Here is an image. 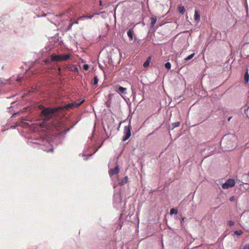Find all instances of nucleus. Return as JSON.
I'll return each mask as SVG.
<instances>
[{
  "instance_id": "obj_1",
  "label": "nucleus",
  "mask_w": 249,
  "mask_h": 249,
  "mask_svg": "<svg viewBox=\"0 0 249 249\" xmlns=\"http://www.w3.org/2000/svg\"><path fill=\"white\" fill-rule=\"evenodd\" d=\"M84 101L85 100L84 99L81 101L79 100L64 106L53 108L43 107L41 114L44 117V120L45 121H48L53 118V117H56L55 113L59 112L60 110H69L77 107L84 103Z\"/></svg>"
},
{
  "instance_id": "obj_2",
  "label": "nucleus",
  "mask_w": 249,
  "mask_h": 249,
  "mask_svg": "<svg viewBox=\"0 0 249 249\" xmlns=\"http://www.w3.org/2000/svg\"><path fill=\"white\" fill-rule=\"evenodd\" d=\"M70 54L64 55H56L53 54L51 55V60L52 61H62L68 60L70 57Z\"/></svg>"
},
{
  "instance_id": "obj_3",
  "label": "nucleus",
  "mask_w": 249,
  "mask_h": 249,
  "mask_svg": "<svg viewBox=\"0 0 249 249\" xmlns=\"http://www.w3.org/2000/svg\"><path fill=\"white\" fill-rule=\"evenodd\" d=\"M131 124H130V120L129 121L128 125L127 126H125L124 129V137L123 138V141H125L128 140L131 136Z\"/></svg>"
},
{
  "instance_id": "obj_4",
  "label": "nucleus",
  "mask_w": 249,
  "mask_h": 249,
  "mask_svg": "<svg viewBox=\"0 0 249 249\" xmlns=\"http://www.w3.org/2000/svg\"><path fill=\"white\" fill-rule=\"evenodd\" d=\"M235 185V181L232 179H228L225 183L223 184L222 188L224 189H228L230 187L234 186Z\"/></svg>"
},
{
  "instance_id": "obj_5",
  "label": "nucleus",
  "mask_w": 249,
  "mask_h": 249,
  "mask_svg": "<svg viewBox=\"0 0 249 249\" xmlns=\"http://www.w3.org/2000/svg\"><path fill=\"white\" fill-rule=\"evenodd\" d=\"M120 169L118 165H117L114 168L110 169L108 171V174L110 177L117 175L119 173Z\"/></svg>"
},
{
  "instance_id": "obj_6",
  "label": "nucleus",
  "mask_w": 249,
  "mask_h": 249,
  "mask_svg": "<svg viewBox=\"0 0 249 249\" xmlns=\"http://www.w3.org/2000/svg\"><path fill=\"white\" fill-rule=\"evenodd\" d=\"M194 19L195 21H196L197 22L200 21V15L199 12L196 10L195 12V15H194Z\"/></svg>"
},
{
  "instance_id": "obj_7",
  "label": "nucleus",
  "mask_w": 249,
  "mask_h": 249,
  "mask_svg": "<svg viewBox=\"0 0 249 249\" xmlns=\"http://www.w3.org/2000/svg\"><path fill=\"white\" fill-rule=\"evenodd\" d=\"M127 35L130 40H132L133 39V28L130 29L127 32Z\"/></svg>"
},
{
  "instance_id": "obj_8",
  "label": "nucleus",
  "mask_w": 249,
  "mask_h": 249,
  "mask_svg": "<svg viewBox=\"0 0 249 249\" xmlns=\"http://www.w3.org/2000/svg\"><path fill=\"white\" fill-rule=\"evenodd\" d=\"M179 125H180V122H177L175 123H172L170 125H169V129L173 130L175 128L179 126Z\"/></svg>"
},
{
  "instance_id": "obj_9",
  "label": "nucleus",
  "mask_w": 249,
  "mask_h": 249,
  "mask_svg": "<svg viewBox=\"0 0 249 249\" xmlns=\"http://www.w3.org/2000/svg\"><path fill=\"white\" fill-rule=\"evenodd\" d=\"M151 22L150 23V28H152L154 26V25L157 20V17L156 16L152 17L151 18Z\"/></svg>"
},
{
  "instance_id": "obj_10",
  "label": "nucleus",
  "mask_w": 249,
  "mask_h": 249,
  "mask_svg": "<svg viewBox=\"0 0 249 249\" xmlns=\"http://www.w3.org/2000/svg\"><path fill=\"white\" fill-rule=\"evenodd\" d=\"M126 89L125 88H124L121 86H119L118 88V89L117 90V91L118 92H121L122 93H124V94L126 93Z\"/></svg>"
},
{
  "instance_id": "obj_11",
  "label": "nucleus",
  "mask_w": 249,
  "mask_h": 249,
  "mask_svg": "<svg viewBox=\"0 0 249 249\" xmlns=\"http://www.w3.org/2000/svg\"><path fill=\"white\" fill-rule=\"evenodd\" d=\"M128 177L125 176L121 181L119 182V184L121 186L124 185L127 182Z\"/></svg>"
},
{
  "instance_id": "obj_12",
  "label": "nucleus",
  "mask_w": 249,
  "mask_h": 249,
  "mask_svg": "<svg viewBox=\"0 0 249 249\" xmlns=\"http://www.w3.org/2000/svg\"><path fill=\"white\" fill-rule=\"evenodd\" d=\"M178 12L181 14H183L185 11V8L183 6H179L178 7Z\"/></svg>"
},
{
  "instance_id": "obj_13",
  "label": "nucleus",
  "mask_w": 249,
  "mask_h": 249,
  "mask_svg": "<svg viewBox=\"0 0 249 249\" xmlns=\"http://www.w3.org/2000/svg\"><path fill=\"white\" fill-rule=\"evenodd\" d=\"M151 61V57H148L147 59L146 60V61L145 62H144V63H143V66L144 67V68H146L147 67L149 64H150V62Z\"/></svg>"
},
{
  "instance_id": "obj_14",
  "label": "nucleus",
  "mask_w": 249,
  "mask_h": 249,
  "mask_svg": "<svg viewBox=\"0 0 249 249\" xmlns=\"http://www.w3.org/2000/svg\"><path fill=\"white\" fill-rule=\"evenodd\" d=\"M244 80L246 83L249 82V74L248 73V71L245 72L244 75Z\"/></svg>"
},
{
  "instance_id": "obj_15",
  "label": "nucleus",
  "mask_w": 249,
  "mask_h": 249,
  "mask_svg": "<svg viewBox=\"0 0 249 249\" xmlns=\"http://www.w3.org/2000/svg\"><path fill=\"white\" fill-rule=\"evenodd\" d=\"M98 14H99V13H94L93 15H90V16H88V15L83 16L82 17H81L80 18H86L91 19L94 15H98Z\"/></svg>"
},
{
  "instance_id": "obj_16",
  "label": "nucleus",
  "mask_w": 249,
  "mask_h": 249,
  "mask_svg": "<svg viewBox=\"0 0 249 249\" xmlns=\"http://www.w3.org/2000/svg\"><path fill=\"white\" fill-rule=\"evenodd\" d=\"M98 78L97 77V76H95L93 78V79L92 80V84L93 85H96L97 84L98 82Z\"/></svg>"
},
{
  "instance_id": "obj_17",
  "label": "nucleus",
  "mask_w": 249,
  "mask_h": 249,
  "mask_svg": "<svg viewBox=\"0 0 249 249\" xmlns=\"http://www.w3.org/2000/svg\"><path fill=\"white\" fill-rule=\"evenodd\" d=\"M195 55V53H193L190 55H189V56H188L187 57H186L185 59H184V60L185 61H189L190 60V59H191Z\"/></svg>"
},
{
  "instance_id": "obj_18",
  "label": "nucleus",
  "mask_w": 249,
  "mask_h": 249,
  "mask_svg": "<svg viewBox=\"0 0 249 249\" xmlns=\"http://www.w3.org/2000/svg\"><path fill=\"white\" fill-rule=\"evenodd\" d=\"M170 213L171 215L173 214H177L178 213V210H177L175 208H172L170 210Z\"/></svg>"
},
{
  "instance_id": "obj_19",
  "label": "nucleus",
  "mask_w": 249,
  "mask_h": 249,
  "mask_svg": "<svg viewBox=\"0 0 249 249\" xmlns=\"http://www.w3.org/2000/svg\"><path fill=\"white\" fill-rule=\"evenodd\" d=\"M234 234L237 235H241L243 234V231L241 230H237L234 231Z\"/></svg>"
},
{
  "instance_id": "obj_20",
  "label": "nucleus",
  "mask_w": 249,
  "mask_h": 249,
  "mask_svg": "<svg viewBox=\"0 0 249 249\" xmlns=\"http://www.w3.org/2000/svg\"><path fill=\"white\" fill-rule=\"evenodd\" d=\"M164 66L167 69H170L171 67V64L169 62L166 63Z\"/></svg>"
},
{
  "instance_id": "obj_21",
  "label": "nucleus",
  "mask_w": 249,
  "mask_h": 249,
  "mask_svg": "<svg viewBox=\"0 0 249 249\" xmlns=\"http://www.w3.org/2000/svg\"><path fill=\"white\" fill-rule=\"evenodd\" d=\"M74 24V23H71L66 29V31H69L71 29L72 26Z\"/></svg>"
},
{
  "instance_id": "obj_22",
  "label": "nucleus",
  "mask_w": 249,
  "mask_h": 249,
  "mask_svg": "<svg viewBox=\"0 0 249 249\" xmlns=\"http://www.w3.org/2000/svg\"><path fill=\"white\" fill-rule=\"evenodd\" d=\"M227 224L229 226H232L234 224V222L232 220H230L228 221Z\"/></svg>"
},
{
  "instance_id": "obj_23",
  "label": "nucleus",
  "mask_w": 249,
  "mask_h": 249,
  "mask_svg": "<svg viewBox=\"0 0 249 249\" xmlns=\"http://www.w3.org/2000/svg\"><path fill=\"white\" fill-rule=\"evenodd\" d=\"M44 150L49 152H53V148L52 146H51V147L49 149H44Z\"/></svg>"
},
{
  "instance_id": "obj_24",
  "label": "nucleus",
  "mask_w": 249,
  "mask_h": 249,
  "mask_svg": "<svg viewBox=\"0 0 249 249\" xmlns=\"http://www.w3.org/2000/svg\"><path fill=\"white\" fill-rule=\"evenodd\" d=\"M88 69H89V65L88 64H84L83 65V69L84 70L87 71L88 70Z\"/></svg>"
},
{
  "instance_id": "obj_25",
  "label": "nucleus",
  "mask_w": 249,
  "mask_h": 249,
  "mask_svg": "<svg viewBox=\"0 0 249 249\" xmlns=\"http://www.w3.org/2000/svg\"><path fill=\"white\" fill-rule=\"evenodd\" d=\"M227 150H228V151H231V150L233 148H234V146H231V147L230 146H227Z\"/></svg>"
},
{
  "instance_id": "obj_26",
  "label": "nucleus",
  "mask_w": 249,
  "mask_h": 249,
  "mask_svg": "<svg viewBox=\"0 0 249 249\" xmlns=\"http://www.w3.org/2000/svg\"><path fill=\"white\" fill-rule=\"evenodd\" d=\"M229 200L231 201H234L235 200V197L234 196H232L230 198Z\"/></svg>"
},
{
  "instance_id": "obj_27",
  "label": "nucleus",
  "mask_w": 249,
  "mask_h": 249,
  "mask_svg": "<svg viewBox=\"0 0 249 249\" xmlns=\"http://www.w3.org/2000/svg\"><path fill=\"white\" fill-rule=\"evenodd\" d=\"M135 40L137 41V43L140 44L141 43V40L137 39L136 37H135Z\"/></svg>"
},
{
  "instance_id": "obj_28",
  "label": "nucleus",
  "mask_w": 249,
  "mask_h": 249,
  "mask_svg": "<svg viewBox=\"0 0 249 249\" xmlns=\"http://www.w3.org/2000/svg\"><path fill=\"white\" fill-rule=\"evenodd\" d=\"M242 249H249V245H245Z\"/></svg>"
},
{
  "instance_id": "obj_29",
  "label": "nucleus",
  "mask_w": 249,
  "mask_h": 249,
  "mask_svg": "<svg viewBox=\"0 0 249 249\" xmlns=\"http://www.w3.org/2000/svg\"><path fill=\"white\" fill-rule=\"evenodd\" d=\"M184 219H185V217H181V223L182 225L183 224Z\"/></svg>"
},
{
  "instance_id": "obj_30",
  "label": "nucleus",
  "mask_w": 249,
  "mask_h": 249,
  "mask_svg": "<svg viewBox=\"0 0 249 249\" xmlns=\"http://www.w3.org/2000/svg\"><path fill=\"white\" fill-rule=\"evenodd\" d=\"M45 62L46 63H50V60H49V59H46V60H45Z\"/></svg>"
},
{
  "instance_id": "obj_31",
  "label": "nucleus",
  "mask_w": 249,
  "mask_h": 249,
  "mask_svg": "<svg viewBox=\"0 0 249 249\" xmlns=\"http://www.w3.org/2000/svg\"><path fill=\"white\" fill-rule=\"evenodd\" d=\"M225 141V139L223 138L222 140V142L224 143V142Z\"/></svg>"
},
{
  "instance_id": "obj_32",
  "label": "nucleus",
  "mask_w": 249,
  "mask_h": 249,
  "mask_svg": "<svg viewBox=\"0 0 249 249\" xmlns=\"http://www.w3.org/2000/svg\"><path fill=\"white\" fill-rule=\"evenodd\" d=\"M1 85H2V81H1V79H0V86H1Z\"/></svg>"
},
{
  "instance_id": "obj_33",
  "label": "nucleus",
  "mask_w": 249,
  "mask_h": 249,
  "mask_svg": "<svg viewBox=\"0 0 249 249\" xmlns=\"http://www.w3.org/2000/svg\"><path fill=\"white\" fill-rule=\"evenodd\" d=\"M73 23H74V24H78V21H75V22H73Z\"/></svg>"
},
{
  "instance_id": "obj_34",
  "label": "nucleus",
  "mask_w": 249,
  "mask_h": 249,
  "mask_svg": "<svg viewBox=\"0 0 249 249\" xmlns=\"http://www.w3.org/2000/svg\"><path fill=\"white\" fill-rule=\"evenodd\" d=\"M69 131V129H68V130H65V132H64V134H66V132H67V131Z\"/></svg>"
},
{
  "instance_id": "obj_35",
  "label": "nucleus",
  "mask_w": 249,
  "mask_h": 249,
  "mask_svg": "<svg viewBox=\"0 0 249 249\" xmlns=\"http://www.w3.org/2000/svg\"><path fill=\"white\" fill-rule=\"evenodd\" d=\"M231 118V117H229V118H228V121H230Z\"/></svg>"
}]
</instances>
